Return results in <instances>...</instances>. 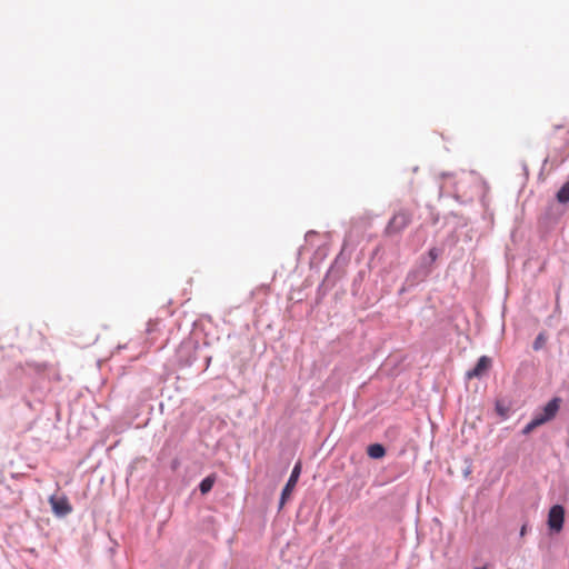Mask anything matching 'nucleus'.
Wrapping results in <instances>:
<instances>
[{
    "instance_id": "nucleus-2",
    "label": "nucleus",
    "mask_w": 569,
    "mask_h": 569,
    "mask_svg": "<svg viewBox=\"0 0 569 569\" xmlns=\"http://www.w3.org/2000/svg\"><path fill=\"white\" fill-rule=\"evenodd\" d=\"M565 521V509L560 505H555L548 513V527L555 532H560Z\"/></svg>"
},
{
    "instance_id": "nucleus-12",
    "label": "nucleus",
    "mask_w": 569,
    "mask_h": 569,
    "mask_svg": "<svg viewBox=\"0 0 569 569\" xmlns=\"http://www.w3.org/2000/svg\"><path fill=\"white\" fill-rule=\"evenodd\" d=\"M429 254H430L431 259H432V260H435V259L437 258L436 249H431V250L429 251Z\"/></svg>"
},
{
    "instance_id": "nucleus-15",
    "label": "nucleus",
    "mask_w": 569,
    "mask_h": 569,
    "mask_svg": "<svg viewBox=\"0 0 569 569\" xmlns=\"http://www.w3.org/2000/svg\"><path fill=\"white\" fill-rule=\"evenodd\" d=\"M537 343H541L540 338H537V340H536V345H537Z\"/></svg>"
},
{
    "instance_id": "nucleus-1",
    "label": "nucleus",
    "mask_w": 569,
    "mask_h": 569,
    "mask_svg": "<svg viewBox=\"0 0 569 569\" xmlns=\"http://www.w3.org/2000/svg\"><path fill=\"white\" fill-rule=\"evenodd\" d=\"M49 503L51 506L52 512L59 518L66 517L72 512V506L70 505L69 499L64 495L50 496Z\"/></svg>"
},
{
    "instance_id": "nucleus-8",
    "label": "nucleus",
    "mask_w": 569,
    "mask_h": 569,
    "mask_svg": "<svg viewBox=\"0 0 569 569\" xmlns=\"http://www.w3.org/2000/svg\"><path fill=\"white\" fill-rule=\"evenodd\" d=\"M214 482H216L214 475H210V476L206 477L199 485L200 492L202 495L208 493L212 489Z\"/></svg>"
},
{
    "instance_id": "nucleus-10",
    "label": "nucleus",
    "mask_w": 569,
    "mask_h": 569,
    "mask_svg": "<svg viewBox=\"0 0 569 569\" xmlns=\"http://www.w3.org/2000/svg\"><path fill=\"white\" fill-rule=\"evenodd\" d=\"M542 425V420L538 419L536 416L533 419L523 428L522 433L528 435L532 432L537 427Z\"/></svg>"
},
{
    "instance_id": "nucleus-11",
    "label": "nucleus",
    "mask_w": 569,
    "mask_h": 569,
    "mask_svg": "<svg viewBox=\"0 0 569 569\" xmlns=\"http://www.w3.org/2000/svg\"><path fill=\"white\" fill-rule=\"evenodd\" d=\"M527 533V525L525 523L520 529V536L523 537Z\"/></svg>"
},
{
    "instance_id": "nucleus-16",
    "label": "nucleus",
    "mask_w": 569,
    "mask_h": 569,
    "mask_svg": "<svg viewBox=\"0 0 569 569\" xmlns=\"http://www.w3.org/2000/svg\"><path fill=\"white\" fill-rule=\"evenodd\" d=\"M476 569H487V568H485V567H480V568H476Z\"/></svg>"
},
{
    "instance_id": "nucleus-14",
    "label": "nucleus",
    "mask_w": 569,
    "mask_h": 569,
    "mask_svg": "<svg viewBox=\"0 0 569 569\" xmlns=\"http://www.w3.org/2000/svg\"><path fill=\"white\" fill-rule=\"evenodd\" d=\"M537 343H541L540 338H537V340H536V345H537Z\"/></svg>"
},
{
    "instance_id": "nucleus-6",
    "label": "nucleus",
    "mask_w": 569,
    "mask_h": 569,
    "mask_svg": "<svg viewBox=\"0 0 569 569\" xmlns=\"http://www.w3.org/2000/svg\"><path fill=\"white\" fill-rule=\"evenodd\" d=\"M559 410V399L553 398L550 400L545 407L543 411L541 413L536 415V417L540 420H542V425L550 421L555 418Z\"/></svg>"
},
{
    "instance_id": "nucleus-13",
    "label": "nucleus",
    "mask_w": 569,
    "mask_h": 569,
    "mask_svg": "<svg viewBox=\"0 0 569 569\" xmlns=\"http://www.w3.org/2000/svg\"><path fill=\"white\" fill-rule=\"evenodd\" d=\"M537 343H541L540 338H537V340H536V345H537Z\"/></svg>"
},
{
    "instance_id": "nucleus-7",
    "label": "nucleus",
    "mask_w": 569,
    "mask_h": 569,
    "mask_svg": "<svg viewBox=\"0 0 569 569\" xmlns=\"http://www.w3.org/2000/svg\"><path fill=\"white\" fill-rule=\"evenodd\" d=\"M367 453L372 459H380V458L385 457L386 449L383 448L382 445L373 443L368 447Z\"/></svg>"
},
{
    "instance_id": "nucleus-9",
    "label": "nucleus",
    "mask_w": 569,
    "mask_h": 569,
    "mask_svg": "<svg viewBox=\"0 0 569 569\" xmlns=\"http://www.w3.org/2000/svg\"><path fill=\"white\" fill-rule=\"evenodd\" d=\"M557 200L560 203H567L569 201V181L566 182L557 192Z\"/></svg>"
},
{
    "instance_id": "nucleus-5",
    "label": "nucleus",
    "mask_w": 569,
    "mask_h": 569,
    "mask_svg": "<svg viewBox=\"0 0 569 569\" xmlns=\"http://www.w3.org/2000/svg\"><path fill=\"white\" fill-rule=\"evenodd\" d=\"M492 361L487 356H481L472 370H469L466 373L467 379L480 378L482 377L490 368Z\"/></svg>"
},
{
    "instance_id": "nucleus-4",
    "label": "nucleus",
    "mask_w": 569,
    "mask_h": 569,
    "mask_svg": "<svg viewBox=\"0 0 569 569\" xmlns=\"http://www.w3.org/2000/svg\"><path fill=\"white\" fill-rule=\"evenodd\" d=\"M300 472H301V463L298 462L291 475H290V478L287 482V485L284 486L283 490H282V493H281V499H280V507H282L286 502V500L290 497L293 488L296 487L297 482H298V479H299V476H300Z\"/></svg>"
},
{
    "instance_id": "nucleus-3",
    "label": "nucleus",
    "mask_w": 569,
    "mask_h": 569,
    "mask_svg": "<svg viewBox=\"0 0 569 569\" xmlns=\"http://www.w3.org/2000/svg\"><path fill=\"white\" fill-rule=\"evenodd\" d=\"M410 216L407 212H398L389 221L387 231L389 233L400 232L410 223Z\"/></svg>"
}]
</instances>
